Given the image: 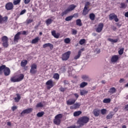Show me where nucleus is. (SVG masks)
Segmentation results:
<instances>
[{
    "mask_svg": "<svg viewBox=\"0 0 128 128\" xmlns=\"http://www.w3.org/2000/svg\"><path fill=\"white\" fill-rule=\"evenodd\" d=\"M80 106V103H76L70 107V110H76Z\"/></svg>",
    "mask_w": 128,
    "mask_h": 128,
    "instance_id": "f3484780",
    "label": "nucleus"
},
{
    "mask_svg": "<svg viewBox=\"0 0 128 128\" xmlns=\"http://www.w3.org/2000/svg\"><path fill=\"white\" fill-rule=\"evenodd\" d=\"M78 34V31L76 30L72 29V34Z\"/></svg>",
    "mask_w": 128,
    "mask_h": 128,
    "instance_id": "5fc2aeb1",
    "label": "nucleus"
},
{
    "mask_svg": "<svg viewBox=\"0 0 128 128\" xmlns=\"http://www.w3.org/2000/svg\"><path fill=\"white\" fill-rule=\"evenodd\" d=\"M7 126H12V123H10V122H8Z\"/></svg>",
    "mask_w": 128,
    "mask_h": 128,
    "instance_id": "338daca9",
    "label": "nucleus"
},
{
    "mask_svg": "<svg viewBox=\"0 0 128 128\" xmlns=\"http://www.w3.org/2000/svg\"><path fill=\"white\" fill-rule=\"evenodd\" d=\"M38 40H40V38L38 36H37L32 40V43L36 44V42H38Z\"/></svg>",
    "mask_w": 128,
    "mask_h": 128,
    "instance_id": "c756f323",
    "label": "nucleus"
},
{
    "mask_svg": "<svg viewBox=\"0 0 128 128\" xmlns=\"http://www.w3.org/2000/svg\"><path fill=\"white\" fill-rule=\"evenodd\" d=\"M62 114H57L55 116L54 119V124H56V126H60L62 122Z\"/></svg>",
    "mask_w": 128,
    "mask_h": 128,
    "instance_id": "7ed1b4c3",
    "label": "nucleus"
},
{
    "mask_svg": "<svg viewBox=\"0 0 128 128\" xmlns=\"http://www.w3.org/2000/svg\"><path fill=\"white\" fill-rule=\"evenodd\" d=\"M16 96L17 97H16L14 98V100L16 102H20V98H21L20 96L18 94H16Z\"/></svg>",
    "mask_w": 128,
    "mask_h": 128,
    "instance_id": "a878e982",
    "label": "nucleus"
},
{
    "mask_svg": "<svg viewBox=\"0 0 128 128\" xmlns=\"http://www.w3.org/2000/svg\"><path fill=\"white\" fill-rule=\"evenodd\" d=\"M124 82V78H120V82L122 84V82Z\"/></svg>",
    "mask_w": 128,
    "mask_h": 128,
    "instance_id": "e2e57ef3",
    "label": "nucleus"
},
{
    "mask_svg": "<svg viewBox=\"0 0 128 128\" xmlns=\"http://www.w3.org/2000/svg\"><path fill=\"white\" fill-rule=\"evenodd\" d=\"M26 12V9H24L21 12H20L19 15H17L18 16H22V14H24Z\"/></svg>",
    "mask_w": 128,
    "mask_h": 128,
    "instance_id": "37998d69",
    "label": "nucleus"
},
{
    "mask_svg": "<svg viewBox=\"0 0 128 128\" xmlns=\"http://www.w3.org/2000/svg\"><path fill=\"white\" fill-rule=\"evenodd\" d=\"M64 84H68L69 82L67 80H64Z\"/></svg>",
    "mask_w": 128,
    "mask_h": 128,
    "instance_id": "bf43d9fd",
    "label": "nucleus"
},
{
    "mask_svg": "<svg viewBox=\"0 0 128 128\" xmlns=\"http://www.w3.org/2000/svg\"><path fill=\"white\" fill-rule=\"evenodd\" d=\"M74 96H76V98H78V96H79L78 94L76 93V94H74Z\"/></svg>",
    "mask_w": 128,
    "mask_h": 128,
    "instance_id": "680f3d73",
    "label": "nucleus"
},
{
    "mask_svg": "<svg viewBox=\"0 0 128 128\" xmlns=\"http://www.w3.org/2000/svg\"><path fill=\"white\" fill-rule=\"evenodd\" d=\"M44 114V111H42L41 112H39L36 114V116L38 118H42Z\"/></svg>",
    "mask_w": 128,
    "mask_h": 128,
    "instance_id": "473e14b6",
    "label": "nucleus"
},
{
    "mask_svg": "<svg viewBox=\"0 0 128 128\" xmlns=\"http://www.w3.org/2000/svg\"><path fill=\"white\" fill-rule=\"evenodd\" d=\"M52 35L55 38H60V34H56V30L52 32Z\"/></svg>",
    "mask_w": 128,
    "mask_h": 128,
    "instance_id": "5701e85b",
    "label": "nucleus"
},
{
    "mask_svg": "<svg viewBox=\"0 0 128 128\" xmlns=\"http://www.w3.org/2000/svg\"><path fill=\"white\" fill-rule=\"evenodd\" d=\"M20 2H22V0H14L13 4L14 6H18V4H20Z\"/></svg>",
    "mask_w": 128,
    "mask_h": 128,
    "instance_id": "2f4dec72",
    "label": "nucleus"
},
{
    "mask_svg": "<svg viewBox=\"0 0 128 128\" xmlns=\"http://www.w3.org/2000/svg\"><path fill=\"white\" fill-rule=\"evenodd\" d=\"M100 109L96 108L93 110V114L94 116H100Z\"/></svg>",
    "mask_w": 128,
    "mask_h": 128,
    "instance_id": "6ab92c4d",
    "label": "nucleus"
},
{
    "mask_svg": "<svg viewBox=\"0 0 128 128\" xmlns=\"http://www.w3.org/2000/svg\"><path fill=\"white\" fill-rule=\"evenodd\" d=\"M108 40L109 42H118V39L114 40V39L110 38L108 39Z\"/></svg>",
    "mask_w": 128,
    "mask_h": 128,
    "instance_id": "a18cd8bd",
    "label": "nucleus"
},
{
    "mask_svg": "<svg viewBox=\"0 0 128 128\" xmlns=\"http://www.w3.org/2000/svg\"><path fill=\"white\" fill-rule=\"evenodd\" d=\"M116 92V89L114 87H112L110 88L108 90V92L110 94H114Z\"/></svg>",
    "mask_w": 128,
    "mask_h": 128,
    "instance_id": "b1692460",
    "label": "nucleus"
},
{
    "mask_svg": "<svg viewBox=\"0 0 128 128\" xmlns=\"http://www.w3.org/2000/svg\"><path fill=\"white\" fill-rule=\"evenodd\" d=\"M124 16H126V18H128V12L124 14Z\"/></svg>",
    "mask_w": 128,
    "mask_h": 128,
    "instance_id": "0e129e2a",
    "label": "nucleus"
},
{
    "mask_svg": "<svg viewBox=\"0 0 128 128\" xmlns=\"http://www.w3.org/2000/svg\"><path fill=\"white\" fill-rule=\"evenodd\" d=\"M90 2H86V4H85V6L86 8H88V6H90Z\"/></svg>",
    "mask_w": 128,
    "mask_h": 128,
    "instance_id": "052dcab7",
    "label": "nucleus"
},
{
    "mask_svg": "<svg viewBox=\"0 0 128 128\" xmlns=\"http://www.w3.org/2000/svg\"><path fill=\"white\" fill-rule=\"evenodd\" d=\"M88 7L84 6V8L82 11V15L83 16H86L88 14V12H90V10H88Z\"/></svg>",
    "mask_w": 128,
    "mask_h": 128,
    "instance_id": "412c9836",
    "label": "nucleus"
},
{
    "mask_svg": "<svg viewBox=\"0 0 128 128\" xmlns=\"http://www.w3.org/2000/svg\"><path fill=\"white\" fill-rule=\"evenodd\" d=\"M109 20H114L116 22H118L119 20L118 18V16L116 15L114 13L110 14L109 15Z\"/></svg>",
    "mask_w": 128,
    "mask_h": 128,
    "instance_id": "6e6552de",
    "label": "nucleus"
},
{
    "mask_svg": "<svg viewBox=\"0 0 128 128\" xmlns=\"http://www.w3.org/2000/svg\"><path fill=\"white\" fill-rule=\"evenodd\" d=\"M44 106V105L42 102L38 103L36 105V108H42Z\"/></svg>",
    "mask_w": 128,
    "mask_h": 128,
    "instance_id": "8fccbe9b",
    "label": "nucleus"
},
{
    "mask_svg": "<svg viewBox=\"0 0 128 128\" xmlns=\"http://www.w3.org/2000/svg\"><path fill=\"white\" fill-rule=\"evenodd\" d=\"M95 26H96L95 30L96 32H102L104 26V23L100 22L97 26L96 25Z\"/></svg>",
    "mask_w": 128,
    "mask_h": 128,
    "instance_id": "0eeeda50",
    "label": "nucleus"
},
{
    "mask_svg": "<svg viewBox=\"0 0 128 128\" xmlns=\"http://www.w3.org/2000/svg\"><path fill=\"white\" fill-rule=\"evenodd\" d=\"M112 30L114 31V32H116V27L114 26L112 27Z\"/></svg>",
    "mask_w": 128,
    "mask_h": 128,
    "instance_id": "69168bd1",
    "label": "nucleus"
},
{
    "mask_svg": "<svg viewBox=\"0 0 128 128\" xmlns=\"http://www.w3.org/2000/svg\"><path fill=\"white\" fill-rule=\"evenodd\" d=\"M88 92V91L86 90H81L80 92V96H84V94H86Z\"/></svg>",
    "mask_w": 128,
    "mask_h": 128,
    "instance_id": "4c0bfd02",
    "label": "nucleus"
},
{
    "mask_svg": "<svg viewBox=\"0 0 128 128\" xmlns=\"http://www.w3.org/2000/svg\"><path fill=\"white\" fill-rule=\"evenodd\" d=\"M8 17L7 16L2 17V16L0 14V24H6L8 22Z\"/></svg>",
    "mask_w": 128,
    "mask_h": 128,
    "instance_id": "9d476101",
    "label": "nucleus"
},
{
    "mask_svg": "<svg viewBox=\"0 0 128 128\" xmlns=\"http://www.w3.org/2000/svg\"><path fill=\"white\" fill-rule=\"evenodd\" d=\"M53 78H54V80H60V74H58V73H55L53 76Z\"/></svg>",
    "mask_w": 128,
    "mask_h": 128,
    "instance_id": "e433bc0d",
    "label": "nucleus"
},
{
    "mask_svg": "<svg viewBox=\"0 0 128 128\" xmlns=\"http://www.w3.org/2000/svg\"><path fill=\"white\" fill-rule=\"evenodd\" d=\"M80 56H82V52L78 51V55L74 57V60H78V58H80Z\"/></svg>",
    "mask_w": 128,
    "mask_h": 128,
    "instance_id": "7c9ffc66",
    "label": "nucleus"
},
{
    "mask_svg": "<svg viewBox=\"0 0 128 128\" xmlns=\"http://www.w3.org/2000/svg\"><path fill=\"white\" fill-rule=\"evenodd\" d=\"M82 78L84 80H88V76L86 75H83L82 76Z\"/></svg>",
    "mask_w": 128,
    "mask_h": 128,
    "instance_id": "603ef678",
    "label": "nucleus"
},
{
    "mask_svg": "<svg viewBox=\"0 0 128 128\" xmlns=\"http://www.w3.org/2000/svg\"><path fill=\"white\" fill-rule=\"evenodd\" d=\"M76 26H82V20H80V19L76 20Z\"/></svg>",
    "mask_w": 128,
    "mask_h": 128,
    "instance_id": "c85d7f7f",
    "label": "nucleus"
},
{
    "mask_svg": "<svg viewBox=\"0 0 128 128\" xmlns=\"http://www.w3.org/2000/svg\"><path fill=\"white\" fill-rule=\"evenodd\" d=\"M84 48H81V49L79 50V52H81V54H82V52H84Z\"/></svg>",
    "mask_w": 128,
    "mask_h": 128,
    "instance_id": "774afa93",
    "label": "nucleus"
},
{
    "mask_svg": "<svg viewBox=\"0 0 128 128\" xmlns=\"http://www.w3.org/2000/svg\"><path fill=\"white\" fill-rule=\"evenodd\" d=\"M65 44H70V38H66L64 40Z\"/></svg>",
    "mask_w": 128,
    "mask_h": 128,
    "instance_id": "49530a36",
    "label": "nucleus"
},
{
    "mask_svg": "<svg viewBox=\"0 0 128 128\" xmlns=\"http://www.w3.org/2000/svg\"><path fill=\"white\" fill-rule=\"evenodd\" d=\"M120 6H121L120 7V8H126V6L124 3H122L120 4Z\"/></svg>",
    "mask_w": 128,
    "mask_h": 128,
    "instance_id": "09e8293b",
    "label": "nucleus"
},
{
    "mask_svg": "<svg viewBox=\"0 0 128 128\" xmlns=\"http://www.w3.org/2000/svg\"><path fill=\"white\" fill-rule=\"evenodd\" d=\"M124 48H121L119 51H118V54H119L120 56L122 54H124Z\"/></svg>",
    "mask_w": 128,
    "mask_h": 128,
    "instance_id": "3c124183",
    "label": "nucleus"
},
{
    "mask_svg": "<svg viewBox=\"0 0 128 128\" xmlns=\"http://www.w3.org/2000/svg\"><path fill=\"white\" fill-rule=\"evenodd\" d=\"M118 56L117 55H114L112 56L111 58L112 62H116L118 60Z\"/></svg>",
    "mask_w": 128,
    "mask_h": 128,
    "instance_id": "a211bd4d",
    "label": "nucleus"
},
{
    "mask_svg": "<svg viewBox=\"0 0 128 128\" xmlns=\"http://www.w3.org/2000/svg\"><path fill=\"white\" fill-rule=\"evenodd\" d=\"M12 82H18L17 78H16V76H13L10 78Z\"/></svg>",
    "mask_w": 128,
    "mask_h": 128,
    "instance_id": "ea45409f",
    "label": "nucleus"
},
{
    "mask_svg": "<svg viewBox=\"0 0 128 128\" xmlns=\"http://www.w3.org/2000/svg\"><path fill=\"white\" fill-rule=\"evenodd\" d=\"M74 16H68L65 18V20L66 22H70V20H72Z\"/></svg>",
    "mask_w": 128,
    "mask_h": 128,
    "instance_id": "a19ab883",
    "label": "nucleus"
},
{
    "mask_svg": "<svg viewBox=\"0 0 128 128\" xmlns=\"http://www.w3.org/2000/svg\"><path fill=\"white\" fill-rule=\"evenodd\" d=\"M2 46L4 48H8V38L6 36H3L2 38Z\"/></svg>",
    "mask_w": 128,
    "mask_h": 128,
    "instance_id": "423d86ee",
    "label": "nucleus"
},
{
    "mask_svg": "<svg viewBox=\"0 0 128 128\" xmlns=\"http://www.w3.org/2000/svg\"><path fill=\"white\" fill-rule=\"evenodd\" d=\"M76 8V6L74 4H72L69 6L68 8L60 14L61 16H66V14H68L70 12L74 10Z\"/></svg>",
    "mask_w": 128,
    "mask_h": 128,
    "instance_id": "f03ea898",
    "label": "nucleus"
},
{
    "mask_svg": "<svg viewBox=\"0 0 128 128\" xmlns=\"http://www.w3.org/2000/svg\"><path fill=\"white\" fill-rule=\"evenodd\" d=\"M24 74H21L19 75H18V78H17V82H22V80H24Z\"/></svg>",
    "mask_w": 128,
    "mask_h": 128,
    "instance_id": "aec40b11",
    "label": "nucleus"
},
{
    "mask_svg": "<svg viewBox=\"0 0 128 128\" xmlns=\"http://www.w3.org/2000/svg\"><path fill=\"white\" fill-rule=\"evenodd\" d=\"M76 100V99H70L66 101V104L68 106H72V104H74Z\"/></svg>",
    "mask_w": 128,
    "mask_h": 128,
    "instance_id": "dca6fc26",
    "label": "nucleus"
},
{
    "mask_svg": "<svg viewBox=\"0 0 128 128\" xmlns=\"http://www.w3.org/2000/svg\"><path fill=\"white\" fill-rule=\"evenodd\" d=\"M4 74L6 76H10V68L6 67L5 70H4Z\"/></svg>",
    "mask_w": 128,
    "mask_h": 128,
    "instance_id": "2eb2a0df",
    "label": "nucleus"
},
{
    "mask_svg": "<svg viewBox=\"0 0 128 128\" xmlns=\"http://www.w3.org/2000/svg\"><path fill=\"white\" fill-rule=\"evenodd\" d=\"M80 44L82 46L84 44H86V39H81L79 42Z\"/></svg>",
    "mask_w": 128,
    "mask_h": 128,
    "instance_id": "79ce46f5",
    "label": "nucleus"
},
{
    "mask_svg": "<svg viewBox=\"0 0 128 128\" xmlns=\"http://www.w3.org/2000/svg\"><path fill=\"white\" fill-rule=\"evenodd\" d=\"M30 74H36L38 72V66L36 63H34L30 66Z\"/></svg>",
    "mask_w": 128,
    "mask_h": 128,
    "instance_id": "20e7f679",
    "label": "nucleus"
},
{
    "mask_svg": "<svg viewBox=\"0 0 128 128\" xmlns=\"http://www.w3.org/2000/svg\"><path fill=\"white\" fill-rule=\"evenodd\" d=\"M20 34H22V32H18L14 36V42H18V40L20 38Z\"/></svg>",
    "mask_w": 128,
    "mask_h": 128,
    "instance_id": "ddd939ff",
    "label": "nucleus"
},
{
    "mask_svg": "<svg viewBox=\"0 0 128 128\" xmlns=\"http://www.w3.org/2000/svg\"><path fill=\"white\" fill-rule=\"evenodd\" d=\"M88 86V82H82L80 84V88H84V86Z\"/></svg>",
    "mask_w": 128,
    "mask_h": 128,
    "instance_id": "f704fd0d",
    "label": "nucleus"
},
{
    "mask_svg": "<svg viewBox=\"0 0 128 128\" xmlns=\"http://www.w3.org/2000/svg\"><path fill=\"white\" fill-rule=\"evenodd\" d=\"M46 86H47L48 90H50V88H52L54 86V82L52 80H50L48 82H46Z\"/></svg>",
    "mask_w": 128,
    "mask_h": 128,
    "instance_id": "9b49d317",
    "label": "nucleus"
},
{
    "mask_svg": "<svg viewBox=\"0 0 128 128\" xmlns=\"http://www.w3.org/2000/svg\"><path fill=\"white\" fill-rule=\"evenodd\" d=\"M90 122V118L87 116H83L78 118L77 122L80 126H84V124H88Z\"/></svg>",
    "mask_w": 128,
    "mask_h": 128,
    "instance_id": "f257e3e1",
    "label": "nucleus"
},
{
    "mask_svg": "<svg viewBox=\"0 0 128 128\" xmlns=\"http://www.w3.org/2000/svg\"><path fill=\"white\" fill-rule=\"evenodd\" d=\"M82 111L80 110L76 111L74 112V116H80V114H82Z\"/></svg>",
    "mask_w": 128,
    "mask_h": 128,
    "instance_id": "bb28decb",
    "label": "nucleus"
},
{
    "mask_svg": "<svg viewBox=\"0 0 128 128\" xmlns=\"http://www.w3.org/2000/svg\"><path fill=\"white\" fill-rule=\"evenodd\" d=\"M18 108V107L17 106H13L12 108V112H14V110H16Z\"/></svg>",
    "mask_w": 128,
    "mask_h": 128,
    "instance_id": "6e6d98bb",
    "label": "nucleus"
},
{
    "mask_svg": "<svg viewBox=\"0 0 128 128\" xmlns=\"http://www.w3.org/2000/svg\"><path fill=\"white\" fill-rule=\"evenodd\" d=\"M110 101L111 100L110 98H106L103 100V102L104 104H109V102H110Z\"/></svg>",
    "mask_w": 128,
    "mask_h": 128,
    "instance_id": "72a5a7b5",
    "label": "nucleus"
},
{
    "mask_svg": "<svg viewBox=\"0 0 128 128\" xmlns=\"http://www.w3.org/2000/svg\"><path fill=\"white\" fill-rule=\"evenodd\" d=\"M66 88H64L62 87H60L59 88V90L62 92H66Z\"/></svg>",
    "mask_w": 128,
    "mask_h": 128,
    "instance_id": "de8ad7c7",
    "label": "nucleus"
},
{
    "mask_svg": "<svg viewBox=\"0 0 128 128\" xmlns=\"http://www.w3.org/2000/svg\"><path fill=\"white\" fill-rule=\"evenodd\" d=\"M43 48H50V50H52L54 49V44H50V43H46L44 44H43Z\"/></svg>",
    "mask_w": 128,
    "mask_h": 128,
    "instance_id": "4468645a",
    "label": "nucleus"
},
{
    "mask_svg": "<svg viewBox=\"0 0 128 128\" xmlns=\"http://www.w3.org/2000/svg\"><path fill=\"white\" fill-rule=\"evenodd\" d=\"M33 110L34 109H32V108H28L26 110H24L21 112V116H22L23 114H30V112H32Z\"/></svg>",
    "mask_w": 128,
    "mask_h": 128,
    "instance_id": "f8f14e48",
    "label": "nucleus"
},
{
    "mask_svg": "<svg viewBox=\"0 0 128 128\" xmlns=\"http://www.w3.org/2000/svg\"><path fill=\"white\" fill-rule=\"evenodd\" d=\"M70 54H72L70 51H68L63 54L62 57V60H68L70 58Z\"/></svg>",
    "mask_w": 128,
    "mask_h": 128,
    "instance_id": "39448f33",
    "label": "nucleus"
},
{
    "mask_svg": "<svg viewBox=\"0 0 128 128\" xmlns=\"http://www.w3.org/2000/svg\"><path fill=\"white\" fill-rule=\"evenodd\" d=\"M73 16V18H78V14L76 13L74 14L73 16Z\"/></svg>",
    "mask_w": 128,
    "mask_h": 128,
    "instance_id": "13d9d810",
    "label": "nucleus"
},
{
    "mask_svg": "<svg viewBox=\"0 0 128 128\" xmlns=\"http://www.w3.org/2000/svg\"><path fill=\"white\" fill-rule=\"evenodd\" d=\"M28 64V60H23L20 62V66L22 68L26 67V66Z\"/></svg>",
    "mask_w": 128,
    "mask_h": 128,
    "instance_id": "393cba45",
    "label": "nucleus"
},
{
    "mask_svg": "<svg viewBox=\"0 0 128 128\" xmlns=\"http://www.w3.org/2000/svg\"><path fill=\"white\" fill-rule=\"evenodd\" d=\"M89 18L91 20H94V18H96V15L94 13H91L89 15Z\"/></svg>",
    "mask_w": 128,
    "mask_h": 128,
    "instance_id": "cd10ccee",
    "label": "nucleus"
},
{
    "mask_svg": "<svg viewBox=\"0 0 128 128\" xmlns=\"http://www.w3.org/2000/svg\"><path fill=\"white\" fill-rule=\"evenodd\" d=\"M6 68V65H2L0 66V74H2V70H4Z\"/></svg>",
    "mask_w": 128,
    "mask_h": 128,
    "instance_id": "c9c22d12",
    "label": "nucleus"
},
{
    "mask_svg": "<svg viewBox=\"0 0 128 128\" xmlns=\"http://www.w3.org/2000/svg\"><path fill=\"white\" fill-rule=\"evenodd\" d=\"M46 24L47 26H50V24H52V20L50 18H48L46 20Z\"/></svg>",
    "mask_w": 128,
    "mask_h": 128,
    "instance_id": "58836bf2",
    "label": "nucleus"
},
{
    "mask_svg": "<svg viewBox=\"0 0 128 128\" xmlns=\"http://www.w3.org/2000/svg\"><path fill=\"white\" fill-rule=\"evenodd\" d=\"M114 116V113L112 112H110L109 114L106 116V120H110V118H112Z\"/></svg>",
    "mask_w": 128,
    "mask_h": 128,
    "instance_id": "4be33fe9",
    "label": "nucleus"
},
{
    "mask_svg": "<svg viewBox=\"0 0 128 128\" xmlns=\"http://www.w3.org/2000/svg\"><path fill=\"white\" fill-rule=\"evenodd\" d=\"M100 112H101L102 114H106V109L103 108L102 109Z\"/></svg>",
    "mask_w": 128,
    "mask_h": 128,
    "instance_id": "c03bdc74",
    "label": "nucleus"
},
{
    "mask_svg": "<svg viewBox=\"0 0 128 128\" xmlns=\"http://www.w3.org/2000/svg\"><path fill=\"white\" fill-rule=\"evenodd\" d=\"M5 8L6 10H14V4L12 2H8L6 4Z\"/></svg>",
    "mask_w": 128,
    "mask_h": 128,
    "instance_id": "1a4fd4ad",
    "label": "nucleus"
},
{
    "mask_svg": "<svg viewBox=\"0 0 128 128\" xmlns=\"http://www.w3.org/2000/svg\"><path fill=\"white\" fill-rule=\"evenodd\" d=\"M30 2V0H24V3L25 4H29Z\"/></svg>",
    "mask_w": 128,
    "mask_h": 128,
    "instance_id": "4d7b16f0",
    "label": "nucleus"
},
{
    "mask_svg": "<svg viewBox=\"0 0 128 128\" xmlns=\"http://www.w3.org/2000/svg\"><path fill=\"white\" fill-rule=\"evenodd\" d=\"M32 22H34V20H32V19H29L26 20V24H32Z\"/></svg>",
    "mask_w": 128,
    "mask_h": 128,
    "instance_id": "864d4df0",
    "label": "nucleus"
}]
</instances>
